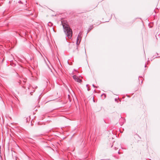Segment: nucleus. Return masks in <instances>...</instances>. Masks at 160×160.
Instances as JSON below:
<instances>
[{"label": "nucleus", "mask_w": 160, "mask_h": 160, "mask_svg": "<svg viewBox=\"0 0 160 160\" xmlns=\"http://www.w3.org/2000/svg\"><path fill=\"white\" fill-rule=\"evenodd\" d=\"M63 27L64 32L69 39H71L72 36V29L67 24H63Z\"/></svg>", "instance_id": "nucleus-1"}, {"label": "nucleus", "mask_w": 160, "mask_h": 160, "mask_svg": "<svg viewBox=\"0 0 160 160\" xmlns=\"http://www.w3.org/2000/svg\"><path fill=\"white\" fill-rule=\"evenodd\" d=\"M81 34H82V33L80 32H79V33L78 35V37L77 38V42H76V44H77V45H78L80 42L81 39Z\"/></svg>", "instance_id": "nucleus-2"}, {"label": "nucleus", "mask_w": 160, "mask_h": 160, "mask_svg": "<svg viewBox=\"0 0 160 160\" xmlns=\"http://www.w3.org/2000/svg\"><path fill=\"white\" fill-rule=\"evenodd\" d=\"M73 78L77 82H82V80L80 79L76 75H73Z\"/></svg>", "instance_id": "nucleus-3"}, {"label": "nucleus", "mask_w": 160, "mask_h": 160, "mask_svg": "<svg viewBox=\"0 0 160 160\" xmlns=\"http://www.w3.org/2000/svg\"><path fill=\"white\" fill-rule=\"evenodd\" d=\"M93 28V26H90L88 29V32L90 31Z\"/></svg>", "instance_id": "nucleus-4"}, {"label": "nucleus", "mask_w": 160, "mask_h": 160, "mask_svg": "<svg viewBox=\"0 0 160 160\" xmlns=\"http://www.w3.org/2000/svg\"><path fill=\"white\" fill-rule=\"evenodd\" d=\"M114 143H115V142H113V144H112V147H113V145H114Z\"/></svg>", "instance_id": "nucleus-5"}, {"label": "nucleus", "mask_w": 160, "mask_h": 160, "mask_svg": "<svg viewBox=\"0 0 160 160\" xmlns=\"http://www.w3.org/2000/svg\"><path fill=\"white\" fill-rule=\"evenodd\" d=\"M115 150H116V149H118V148H117V147H115Z\"/></svg>", "instance_id": "nucleus-6"}, {"label": "nucleus", "mask_w": 160, "mask_h": 160, "mask_svg": "<svg viewBox=\"0 0 160 160\" xmlns=\"http://www.w3.org/2000/svg\"><path fill=\"white\" fill-rule=\"evenodd\" d=\"M92 86H93L94 88H95V86L93 84V85H92Z\"/></svg>", "instance_id": "nucleus-7"}, {"label": "nucleus", "mask_w": 160, "mask_h": 160, "mask_svg": "<svg viewBox=\"0 0 160 160\" xmlns=\"http://www.w3.org/2000/svg\"><path fill=\"white\" fill-rule=\"evenodd\" d=\"M88 91H89V88H88Z\"/></svg>", "instance_id": "nucleus-8"}, {"label": "nucleus", "mask_w": 160, "mask_h": 160, "mask_svg": "<svg viewBox=\"0 0 160 160\" xmlns=\"http://www.w3.org/2000/svg\"><path fill=\"white\" fill-rule=\"evenodd\" d=\"M88 84H87V85L86 86H87V88H88Z\"/></svg>", "instance_id": "nucleus-9"}, {"label": "nucleus", "mask_w": 160, "mask_h": 160, "mask_svg": "<svg viewBox=\"0 0 160 160\" xmlns=\"http://www.w3.org/2000/svg\"><path fill=\"white\" fill-rule=\"evenodd\" d=\"M118 154H120V152H119V151L118 152Z\"/></svg>", "instance_id": "nucleus-10"}]
</instances>
